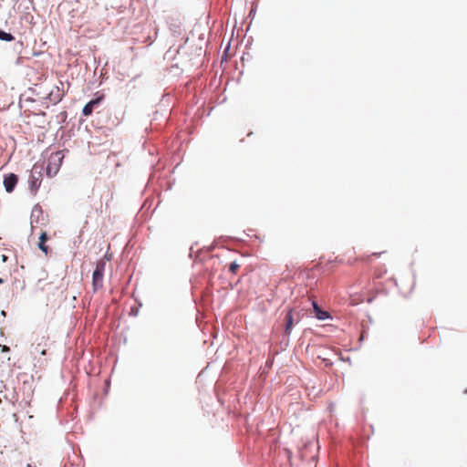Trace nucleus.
<instances>
[{"label": "nucleus", "mask_w": 467, "mask_h": 467, "mask_svg": "<svg viewBox=\"0 0 467 467\" xmlns=\"http://www.w3.org/2000/svg\"><path fill=\"white\" fill-rule=\"evenodd\" d=\"M40 353H41V355H43V356H44V355H46V349H42V350L40 351Z\"/></svg>", "instance_id": "obj_13"}, {"label": "nucleus", "mask_w": 467, "mask_h": 467, "mask_svg": "<svg viewBox=\"0 0 467 467\" xmlns=\"http://www.w3.org/2000/svg\"><path fill=\"white\" fill-rule=\"evenodd\" d=\"M313 308L316 315V317L319 320H325L330 317V315L327 311L322 310L316 302H313Z\"/></svg>", "instance_id": "obj_6"}, {"label": "nucleus", "mask_w": 467, "mask_h": 467, "mask_svg": "<svg viewBox=\"0 0 467 467\" xmlns=\"http://www.w3.org/2000/svg\"><path fill=\"white\" fill-rule=\"evenodd\" d=\"M0 39L4 41H13L15 37L10 34L0 29Z\"/></svg>", "instance_id": "obj_9"}, {"label": "nucleus", "mask_w": 467, "mask_h": 467, "mask_svg": "<svg viewBox=\"0 0 467 467\" xmlns=\"http://www.w3.org/2000/svg\"><path fill=\"white\" fill-rule=\"evenodd\" d=\"M106 267L104 259H100L96 263L95 270L92 275V288L96 292L103 287V278Z\"/></svg>", "instance_id": "obj_1"}, {"label": "nucleus", "mask_w": 467, "mask_h": 467, "mask_svg": "<svg viewBox=\"0 0 467 467\" xmlns=\"http://www.w3.org/2000/svg\"><path fill=\"white\" fill-rule=\"evenodd\" d=\"M293 325H294V317H293V312L292 310H290L286 317H285V333L286 335H289L291 333V330H292V327H293Z\"/></svg>", "instance_id": "obj_8"}, {"label": "nucleus", "mask_w": 467, "mask_h": 467, "mask_svg": "<svg viewBox=\"0 0 467 467\" xmlns=\"http://www.w3.org/2000/svg\"><path fill=\"white\" fill-rule=\"evenodd\" d=\"M104 99V95H100L99 97H97L96 99L90 100L89 102H88L83 109H82V113L84 116H89L92 114L94 109L99 105L100 104V102L103 100Z\"/></svg>", "instance_id": "obj_4"}, {"label": "nucleus", "mask_w": 467, "mask_h": 467, "mask_svg": "<svg viewBox=\"0 0 467 467\" xmlns=\"http://www.w3.org/2000/svg\"><path fill=\"white\" fill-rule=\"evenodd\" d=\"M47 240V235L45 231H42L39 235V242H38V247L39 249L45 253V254H48L49 248L46 244V242Z\"/></svg>", "instance_id": "obj_7"}, {"label": "nucleus", "mask_w": 467, "mask_h": 467, "mask_svg": "<svg viewBox=\"0 0 467 467\" xmlns=\"http://www.w3.org/2000/svg\"><path fill=\"white\" fill-rule=\"evenodd\" d=\"M64 159V154L62 151L57 150L56 152H52L47 159V173L49 177L55 176L62 164Z\"/></svg>", "instance_id": "obj_2"}, {"label": "nucleus", "mask_w": 467, "mask_h": 467, "mask_svg": "<svg viewBox=\"0 0 467 467\" xmlns=\"http://www.w3.org/2000/svg\"><path fill=\"white\" fill-rule=\"evenodd\" d=\"M41 181H42L41 171L37 170L36 167L34 166V168L31 170V172H30L29 178H28V183H29L30 190L32 192H36L41 184Z\"/></svg>", "instance_id": "obj_3"}, {"label": "nucleus", "mask_w": 467, "mask_h": 467, "mask_svg": "<svg viewBox=\"0 0 467 467\" xmlns=\"http://www.w3.org/2000/svg\"><path fill=\"white\" fill-rule=\"evenodd\" d=\"M0 348H1V350L3 352H8L9 351V348L6 347V346L0 345Z\"/></svg>", "instance_id": "obj_11"}, {"label": "nucleus", "mask_w": 467, "mask_h": 467, "mask_svg": "<svg viewBox=\"0 0 467 467\" xmlns=\"http://www.w3.org/2000/svg\"><path fill=\"white\" fill-rule=\"evenodd\" d=\"M17 181H18L17 176L14 173H10L9 175L5 176V180H4V185H5V191L7 192H13V190L15 189V187L17 183Z\"/></svg>", "instance_id": "obj_5"}, {"label": "nucleus", "mask_w": 467, "mask_h": 467, "mask_svg": "<svg viewBox=\"0 0 467 467\" xmlns=\"http://www.w3.org/2000/svg\"><path fill=\"white\" fill-rule=\"evenodd\" d=\"M1 259H2V262L5 263V262L7 261L8 257L6 255H5V254H2Z\"/></svg>", "instance_id": "obj_12"}, {"label": "nucleus", "mask_w": 467, "mask_h": 467, "mask_svg": "<svg viewBox=\"0 0 467 467\" xmlns=\"http://www.w3.org/2000/svg\"><path fill=\"white\" fill-rule=\"evenodd\" d=\"M240 265L237 263V262H233L230 264L229 265V271L232 273V274H236V272L238 271V269L240 268Z\"/></svg>", "instance_id": "obj_10"}]
</instances>
